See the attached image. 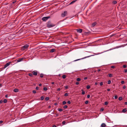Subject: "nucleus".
Here are the masks:
<instances>
[{
    "label": "nucleus",
    "mask_w": 127,
    "mask_h": 127,
    "mask_svg": "<svg viewBox=\"0 0 127 127\" xmlns=\"http://www.w3.org/2000/svg\"><path fill=\"white\" fill-rule=\"evenodd\" d=\"M88 89H89L90 88V87L89 85H88L86 87Z\"/></svg>",
    "instance_id": "nucleus-26"
},
{
    "label": "nucleus",
    "mask_w": 127,
    "mask_h": 127,
    "mask_svg": "<svg viewBox=\"0 0 127 127\" xmlns=\"http://www.w3.org/2000/svg\"><path fill=\"white\" fill-rule=\"evenodd\" d=\"M123 88L124 89H125L126 88V86L125 85L123 87Z\"/></svg>",
    "instance_id": "nucleus-54"
},
{
    "label": "nucleus",
    "mask_w": 127,
    "mask_h": 127,
    "mask_svg": "<svg viewBox=\"0 0 127 127\" xmlns=\"http://www.w3.org/2000/svg\"><path fill=\"white\" fill-rule=\"evenodd\" d=\"M58 110L59 111L61 112L63 110V109L61 108H59L58 109Z\"/></svg>",
    "instance_id": "nucleus-33"
},
{
    "label": "nucleus",
    "mask_w": 127,
    "mask_h": 127,
    "mask_svg": "<svg viewBox=\"0 0 127 127\" xmlns=\"http://www.w3.org/2000/svg\"><path fill=\"white\" fill-rule=\"evenodd\" d=\"M3 122V121H0V124H1Z\"/></svg>",
    "instance_id": "nucleus-53"
},
{
    "label": "nucleus",
    "mask_w": 127,
    "mask_h": 127,
    "mask_svg": "<svg viewBox=\"0 0 127 127\" xmlns=\"http://www.w3.org/2000/svg\"><path fill=\"white\" fill-rule=\"evenodd\" d=\"M68 93H65L64 95V96H66L68 95Z\"/></svg>",
    "instance_id": "nucleus-29"
},
{
    "label": "nucleus",
    "mask_w": 127,
    "mask_h": 127,
    "mask_svg": "<svg viewBox=\"0 0 127 127\" xmlns=\"http://www.w3.org/2000/svg\"><path fill=\"white\" fill-rule=\"evenodd\" d=\"M87 79V77H85V78H84V79L85 80H86V79Z\"/></svg>",
    "instance_id": "nucleus-55"
},
{
    "label": "nucleus",
    "mask_w": 127,
    "mask_h": 127,
    "mask_svg": "<svg viewBox=\"0 0 127 127\" xmlns=\"http://www.w3.org/2000/svg\"><path fill=\"white\" fill-rule=\"evenodd\" d=\"M53 127H56V126L55 125H54L53 126Z\"/></svg>",
    "instance_id": "nucleus-60"
},
{
    "label": "nucleus",
    "mask_w": 127,
    "mask_h": 127,
    "mask_svg": "<svg viewBox=\"0 0 127 127\" xmlns=\"http://www.w3.org/2000/svg\"><path fill=\"white\" fill-rule=\"evenodd\" d=\"M66 76L65 75H64L62 76V78L63 79H65L66 78Z\"/></svg>",
    "instance_id": "nucleus-18"
},
{
    "label": "nucleus",
    "mask_w": 127,
    "mask_h": 127,
    "mask_svg": "<svg viewBox=\"0 0 127 127\" xmlns=\"http://www.w3.org/2000/svg\"><path fill=\"white\" fill-rule=\"evenodd\" d=\"M51 107V106H48V108H50Z\"/></svg>",
    "instance_id": "nucleus-64"
},
{
    "label": "nucleus",
    "mask_w": 127,
    "mask_h": 127,
    "mask_svg": "<svg viewBox=\"0 0 127 127\" xmlns=\"http://www.w3.org/2000/svg\"><path fill=\"white\" fill-rule=\"evenodd\" d=\"M90 97V95H88L87 96V97L88 98H89Z\"/></svg>",
    "instance_id": "nucleus-46"
},
{
    "label": "nucleus",
    "mask_w": 127,
    "mask_h": 127,
    "mask_svg": "<svg viewBox=\"0 0 127 127\" xmlns=\"http://www.w3.org/2000/svg\"><path fill=\"white\" fill-rule=\"evenodd\" d=\"M60 90V88H58L57 90V91H59Z\"/></svg>",
    "instance_id": "nucleus-51"
},
{
    "label": "nucleus",
    "mask_w": 127,
    "mask_h": 127,
    "mask_svg": "<svg viewBox=\"0 0 127 127\" xmlns=\"http://www.w3.org/2000/svg\"><path fill=\"white\" fill-rule=\"evenodd\" d=\"M100 71V69H98L97 70V71L98 72H99Z\"/></svg>",
    "instance_id": "nucleus-59"
},
{
    "label": "nucleus",
    "mask_w": 127,
    "mask_h": 127,
    "mask_svg": "<svg viewBox=\"0 0 127 127\" xmlns=\"http://www.w3.org/2000/svg\"><path fill=\"white\" fill-rule=\"evenodd\" d=\"M79 84V83L78 82H76L75 83V84L77 85Z\"/></svg>",
    "instance_id": "nucleus-45"
},
{
    "label": "nucleus",
    "mask_w": 127,
    "mask_h": 127,
    "mask_svg": "<svg viewBox=\"0 0 127 127\" xmlns=\"http://www.w3.org/2000/svg\"><path fill=\"white\" fill-rule=\"evenodd\" d=\"M13 91L14 92H17L19 91V90L18 89H14Z\"/></svg>",
    "instance_id": "nucleus-10"
},
{
    "label": "nucleus",
    "mask_w": 127,
    "mask_h": 127,
    "mask_svg": "<svg viewBox=\"0 0 127 127\" xmlns=\"http://www.w3.org/2000/svg\"><path fill=\"white\" fill-rule=\"evenodd\" d=\"M108 103V101L105 102L104 103L105 105H107Z\"/></svg>",
    "instance_id": "nucleus-25"
},
{
    "label": "nucleus",
    "mask_w": 127,
    "mask_h": 127,
    "mask_svg": "<svg viewBox=\"0 0 127 127\" xmlns=\"http://www.w3.org/2000/svg\"><path fill=\"white\" fill-rule=\"evenodd\" d=\"M68 88V86H65V88L66 89H67Z\"/></svg>",
    "instance_id": "nucleus-47"
},
{
    "label": "nucleus",
    "mask_w": 127,
    "mask_h": 127,
    "mask_svg": "<svg viewBox=\"0 0 127 127\" xmlns=\"http://www.w3.org/2000/svg\"><path fill=\"white\" fill-rule=\"evenodd\" d=\"M16 2V1H13L12 2V3L13 4L14 3H15Z\"/></svg>",
    "instance_id": "nucleus-57"
},
{
    "label": "nucleus",
    "mask_w": 127,
    "mask_h": 127,
    "mask_svg": "<svg viewBox=\"0 0 127 127\" xmlns=\"http://www.w3.org/2000/svg\"><path fill=\"white\" fill-rule=\"evenodd\" d=\"M29 46L27 45H25L23 47L22 49L23 50H24L25 49H27L28 47Z\"/></svg>",
    "instance_id": "nucleus-5"
},
{
    "label": "nucleus",
    "mask_w": 127,
    "mask_h": 127,
    "mask_svg": "<svg viewBox=\"0 0 127 127\" xmlns=\"http://www.w3.org/2000/svg\"><path fill=\"white\" fill-rule=\"evenodd\" d=\"M49 99V97H46L45 98V100H48Z\"/></svg>",
    "instance_id": "nucleus-28"
},
{
    "label": "nucleus",
    "mask_w": 127,
    "mask_h": 127,
    "mask_svg": "<svg viewBox=\"0 0 127 127\" xmlns=\"http://www.w3.org/2000/svg\"><path fill=\"white\" fill-rule=\"evenodd\" d=\"M112 3L113 4H115L117 3V2L116 0H113L112 2Z\"/></svg>",
    "instance_id": "nucleus-17"
},
{
    "label": "nucleus",
    "mask_w": 127,
    "mask_h": 127,
    "mask_svg": "<svg viewBox=\"0 0 127 127\" xmlns=\"http://www.w3.org/2000/svg\"><path fill=\"white\" fill-rule=\"evenodd\" d=\"M90 56H87V57H85L84 58H83L82 59H77V60H75L74 61H78V60H80V59H85V58H87V57H90Z\"/></svg>",
    "instance_id": "nucleus-14"
},
{
    "label": "nucleus",
    "mask_w": 127,
    "mask_h": 127,
    "mask_svg": "<svg viewBox=\"0 0 127 127\" xmlns=\"http://www.w3.org/2000/svg\"><path fill=\"white\" fill-rule=\"evenodd\" d=\"M3 102V101L2 100H1L0 101V103H2Z\"/></svg>",
    "instance_id": "nucleus-50"
},
{
    "label": "nucleus",
    "mask_w": 127,
    "mask_h": 127,
    "mask_svg": "<svg viewBox=\"0 0 127 127\" xmlns=\"http://www.w3.org/2000/svg\"><path fill=\"white\" fill-rule=\"evenodd\" d=\"M67 12L66 11H64L63 13H62L61 14V16L62 17H64L67 14Z\"/></svg>",
    "instance_id": "nucleus-3"
},
{
    "label": "nucleus",
    "mask_w": 127,
    "mask_h": 127,
    "mask_svg": "<svg viewBox=\"0 0 127 127\" xmlns=\"http://www.w3.org/2000/svg\"><path fill=\"white\" fill-rule=\"evenodd\" d=\"M115 67V66H111V68H114Z\"/></svg>",
    "instance_id": "nucleus-35"
},
{
    "label": "nucleus",
    "mask_w": 127,
    "mask_h": 127,
    "mask_svg": "<svg viewBox=\"0 0 127 127\" xmlns=\"http://www.w3.org/2000/svg\"><path fill=\"white\" fill-rule=\"evenodd\" d=\"M50 17H51L50 16H47V17H43L42 18V20L43 21H45L47 20L48 19L50 18Z\"/></svg>",
    "instance_id": "nucleus-2"
},
{
    "label": "nucleus",
    "mask_w": 127,
    "mask_h": 127,
    "mask_svg": "<svg viewBox=\"0 0 127 127\" xmlns=\"http://www.w3.org/2000/svg\"><path fill=\"white\" fill-rule=\"evenodd\" d=\"M47 27L48 28H50L54 26L55 25L52 24L50 21H48L46 23Z\"/></svg>",
    "instance_id": "nucleus-1"
},
{
    "label": "nucleus",
    "mask_w": 127,
    "mask_h": 127,
    "mask_svg": "<svg viewBox=\"0 0 127 127\" xmlns=\"http://www.w3.org/2000/svg\"><path fill=\"white\" fill-rule=\"evenodd\" d=\"M81 80V79L79 78H78L76 79V80L77 81H79Z\"/></svg>",
    "instance_id": "nucleus-22"
},
{
    "label": "nucleus",
    "mask_w": 127,
    "mask_h": 127,
    "mask_svg": "<svg viewBox=\"0 0 127 127\" xmlns=\"http://www.w3.org/2000/svg\"><path fill=\"white\" fill-rule=\"evenodd\" d=\"M127 65H123V67L124 68H126L127 67Z\"/></svg>",
    "instance_id": "nucleus-32"
},
{
    "label": "nucleus",
    "mask_w": 127,
    "mask_h": 127,
    "mask_svg": "<svg viewBox=\"0 0 127 127\" xmlns=\"http://www.w3.org/2000/svg\"><path fill=\"white\" fill-rule=\"evenodd\" d=\"M111 82V81L110 80H109L108 81V84H110Z\"/></svg>",
    "instance_id": "nucleus-36"
},
{
    "label": "nucleus",
    "mask_w": 127,
    "mask_h": 127,
    "mask_svg": "<svg viewBox=\"0 0 127 127\" xmlns=\"http://www.w3.org/2000/svg\"><path fill=\"white\" fill-rule=\"evenodd\" d=\"M76 1V0H74L73 1L69 3V4H71L73 3H74Z\"/></svg>",
    "instance_id": "nucleus-15"
},
{
    "label": "nucleus",
    "mask_w": 127,
    "mask_h": 127,
    "mask_svg": "<svg viewBox=\"0 0 127 127\" xmlns=\"http://www.w3.org/2000/svg\"><path fill=\"white\" fill-rule=\"evenodd\" d=\"M43 75L42 74H40V76L41 78H42L43 77Z\"/></svg>",
    "instance_id": "nucleus-31"
},
{
    "label": "nucleus",
    "mask_w": 127,
    "mask_h": 127,
    "mask_svg": "<svg viewBox=\"0 0 127 127\" xmlns=\"http://www.w3.org/2000/svg\"><path fill=\"white\" fill-rule=\"evenodd\" d=\"M67 103L69 104H70L71 103V102L70 101H68L67 102Z\"/></svg>",
    "instance_id": "nucleus-44"
},
{
    "label": "nucleus",
    "mask_w": 127,
    "mask_h": 127,
    "mask_svg": "<svg viewBox=\"0 0 127 127\" xmlns=\"http://www.w3.org/2000/svg\"><path fill=\"white\" fill-rule=\"evenodd\" d=\"M55 50V49H51L50 51V52L51 53H53L54 52Z\"/></svg>",
    "instance_id": "nucleus-12"
},
{
    "label": "nucleus",
    "mask_w": 127,
    "mask_h": 127,
    "mask_svg": "<svg viewBox=\"0 0 127 127\" xmlns=\"http://www.w3.org/2000/svg\"><path fill=\"white\" fill-rule=\"evenodd\" d=\"M96 22H95L93 23L92 24V26L93 27H94L96 25Z\"/></svg>",
    "instance_id": "nucleus-13"
},
{
    "label": "nucleus",
    "mask_w": 127,
    "mask_h": 127,
    "mask_svg": "<svg viewBox=\"0 0 127 127\" xmlns=\"http://www.w3.org/2000/svg\"><path fill=\"white\" fill-rule=\"evenodd\" d=\"M66 103V102L65 101H63V105H65Z\"/></svg>",
    "instance_id": "nucleus-27"
},
{
    "label": "nucleus",
    "mask_w": 127,
    "mask_h": 127,
    "mask_svg": "<svg viewBox=\"0 0 127 127\" xmlns=\"http://www.w3.org/2000/svg\"><path fill=\"white\" fill-rule=\"evenodd\" d=\"M104 110V109L102 108L101 109L100 111H103Z\"/></svg>",
    "instance_id": "nucleus-49"
},
{
    "label": "nucleus",
    "mask_w": 127,
    "mask_h": 127,
    "mask_svg": "<svg viewBox=\"0 0 127 127\" xmlns=\"http://www.w3.org/2000/svg\"><path fill=\"white\" fill-rule=\"evenodd\" d=\"M121 83L122 84H124V81H122L121 82Z\"/></svg>",
    "instance_id": "nucleus-43"
},
{
    "label": "nucleus",
    "mask_w": 127,
    "mask_h": 127,
    "mask_svg": "<svg viewBox=\"0 0 127 127\" xmlns=\"http://www.w3.org/2000/svg\"><path fill=\"white\" fill-rule=\"evenodd\" d=\"M29 76L30 77H32L33 76V75L32 73H29Z\"/></svg>",
    "instance_id": "nucleus-23"
},
{
    "label": "nucleus",
    "mask_w": 127,
    "mask_h": 127,
    "mask_svg": "<svg viewBox=\"0 0 127 127\" xmlns=\"http://www.w3.org/2000/svg\"><path fill=\"white\" fill-rule=\"evenodd\" d=\"M67 105H65L64 106V109H65L67 108Z\"/></svg>",
    "instance_id": "nucleus-30"
},
{
    "label": "nucleus",
    "mask_w": 127,
    "mask_h": 127,
    "mask_svg": "<svg viewBox=\"0 0 127 127\" xmlns=\"http://www.w3.org/2000/svg\"><path fill=\"white\" fill-rule=\"evenodd\" d=\"M36 90H38V87H37L36 88Z\"/></svg>",
    "instance_id": "nucleus-52"
},
{
    "label": "nucleus",
    "mask_w": 127,
    "mask_h": 127,
    "mask_svg": "<svg viewBox=\"0 0 127 127\" xmlns=\"http://www.w3.org/2000/svg\"><path fill=\"white\" fill-rule=\"evenodd\" d=\"M102 127H105L106 126L105 124L104 123H102L101 125Z\"/></svg>",
    "instance_id": "nucleus-11"
},
{
    "label": "nucleus",
    "mask_w": 127,
    "mask_h": 127,
    "mask_svg": "<svg viewBox=\"0 0 127 127\" xmlns=\"http://www.w3.org/2000/svg\"><path fill=\"white\" fill-rule=\"evenodd\" d=\"M41 85H41V84H39V86H41Z\"/></svg>",
    "instance_id": "nucleus-61"
},
{
    "label": "nucleus",
    "mask_w": 127,
    "mask_h": 127,
    "mask_svg": "<svg viewBox=\"0 0 127 127\" xmlns=\"http://www.w3.org/2000/svg\"><path fill=\"white\" fill-rule=\"evenodd\" d=\"M81 91H82V95H84L85 94V92L83 91V89L81 90Z\"/></svg>",
    "instance_id": "nucleus-16"
},
{
    "label": "nucleus",
    "mask_w": 127,
    "mask_h": 127,
    "mask_svg": "<svg viewBox=\"0 0 127 127\" xmlns=\"http://www.w3.org/2000/svg\"><path fill=\"white\" fill-rule=\"evenodd\" d=\"M110 89H107V91H110Z\"/></svg>",
    "instance_id": "nucleus-56"
},
{
    "label": "nucleus",
    "mask_w": 127,
    "mask_h": 127,
    "mask_svg": "<svg viewBox=\"0 0 127 127\" xmlns=\"http://www.w3.org/2000/svg\"><path fill=\"white\" fill-rule=\"evenodd\" d=\"M100 86H102L103 85V82H101L100 83Z\"/></svg>",
    "instance_id": "nucleus-40"
},
{
    "label": "nucleus",
    "mask_w": 127,
    "mask_h": 127,
    "mask_svg": "<svg viewBox=\"0 0 127 127\" xmlns=\"http://www.w3.org/2000/svg\"><path fill=\"white\" fill-rule=\"evenodd\" d=\"M122 99V97H120L119 98V100H121Z\"/></svg>",
    "instance_id": "nucleus-21"
},
{
    "label": "nucleus",
    "mask_w": 127,
    "mask_h": 127,
    "mask_svg": "<svg viewBox=\"0 0 127 127\" xmlns=\"http://www.w3.org/2000/svg\"><path fill=\"white\" fill-rule=\"evenodd\" d=\"M76 30L77 31V32L80 33H81L82 31V30L80 29H77Z\"/></svg>",
    "instance_id": "nucleus-6"
},
{
    "label": "nucleus",
    "mask_w": 127,
    "mask_h": 127,
    "mask_svg": "<svg viewBox=\"0 0 127 127\" xmlns=\"http://www.w3.org/2000/svg\"><path fill=\"white\" fill-rule=\"evenodd\" d=\"M24 59V58H20L19 59L17 60V62H19L21 61L22 60Z\"/></svg>",
    "instance_id": "nucleus-8"
},
{
    "label": "nucleus",
    "mask_w": 127,
    "mask_h": 127,
    "mask_svg": "<svg viewBox=\"0 0 127 127\" xmlns=\"http://www.w3.org/2000/svg\"><path fill=\"white\" fill-rule=\"evenodd\" d=\"M41 99L42 100H43L44 99V97H43V96H42L41 98Z\"/></svg>",
    "instance_id": "nucleus-37"
},
{
    "label": "nucleus",
    "mask_w": 127,
    "mask_h": 127,
    "mask_svg": "<svg viewBox=\"0 0 127 127\" xmlns=\"http://www.w3.org/2000/svg\"><path fill=\"white\" fill-rule=\"evenodd\" d=\"M127 111V109L126 108H124L122 110V112L123 113H125Z\"/></svg>",
    "instance_id": "nucleus-9"
},
{
    "label": "nucleus",
    "mask_w": 127,
    "mask_h": 127,
    "mask_svg": "<svg viewBox=\"0 0 127 127\" xmlns=\"http://www.w3.org/2000/svg\"><path fill=\"white\" fill-rule=\"evenodd\" d=\"M43 90L44 91H46L47 90V88L46 87H44L43 88Z\"/></svg>",
    "instance_id": "nucleus-34"
},
{
    "label": "nucleus",
    "mask_w": 127,
    "mask_h": 127,
    "mask_svg": "<svg viewBox=\"0 0 127 127\" xmlns=\"http://www.w3.org/2000/svg\"><path fill=\"white\" fill-rule=\"evenodd\" d=\"M66 123H65V121H63V122H62V124H63V125H64Z\"/></svg>",
    "instance_id": "nucleus-39"
},
{
    "label": "nucleus",
    "mask_w": 127,
    "mask_h": 127,
    "mask_svg": "<svg viewBox=\"0 0 127 127\" xmlns=\"http://www.w3.org/2000/svg\"><path fill=\"white\" fill-rule=\"evenodd\" d=\"M89 33L88 32H85L84 33V34L85 35H88Z\"/></svg>",
    "instance_id": "nucleus-19"
},
{
    "label": "nucleus",
    "mask_w": 127,
    "mask_h": 127,
    "mask_svg": "<svg viewBox=\"0 0 127 127\" xmlns=\"http://www.w3.org/2000/svg\"><path fill=\"white\" fill-rule=\"evenodd\" d=\"M11 62H9L7 63H6L4 65V66L3 67V68H6V67H7V66H9L11 63Z\"/></svg>",
    "instance_id": "nucleus-4"
},
{
    "label": "nucleus",
    "mask_w": 127,
    "mask_h": 127,
    "mask_svg": "<svg viewBox=\"0 0 127 127\" xmlns=\"http://www.w3.org/2000/svg\"><path fill=\"white\" fill-rule=\"evenodd\" d=\"M33 74L34 75H36L37 74V71H33L32 72Z\"/></svg>",
    "instance_id": "nucleus-7"
},
{
    "label": "nucleus",
    "mask_w": 127,
    "mask_h": 127,
    "mask_svg": "<svg viewBox=\"0 0 127 127\" xmlns=\"http://www.w3.org/2000/svg\"><path fill=\"white\" fill-rule=\"evenodd\" d=\"M88 100H87L85 102V103L86 104H88Z\"/></svg>",
    "instance_id": "nucleus-38"
},
{
    "label": "nucleus",
    "mask_w": 127,
    "mask_h": 127,
    "mask_svg": "<svg viewBox=\"0 0 127 127\" xmlns=\"http://www.w3.org/2000/svg\"><path fill=\"white\" fill-rule=\"evenodd\" d=\"M125 105H126L127 104V102H125Z\"/></svg>",
    "instance_id": "nucleus-58"
},
{
    "label": "nucleus",
    "mask_w": 127,
    "mask_h": 127,
    "mask_svg": "<svg viewBox=\"0 0 127 127\" xmlns=\"http://www.w3.org/2000/svg\"><path fill=\"white\" fill-rule=\"evenodd\" d=\"M124 72L125 73H126L127 72V69H125L124 70Z\"/></svg>",
    "instance_id": "nucleus-48"
},
{
    "label": "nucleus",
    "mask_w": 127,
    "mask_h": 127,
    "mask_svg": "<svg viewBox=\"0 0 127 127\" xmlns=\"http://www.w3.org/2000/svg\"><path fill=\"white\" fill-rule=\"evenodd\" d=\"M7 96H8V95H5V97H7Z\"/></svg>",
    "instance_id": "nucleus-63"
},
{
    "label": "nucleus",
    "mask_w": 127,
    "mask_h": 127,
    "mask_svg": "<svg viewBox=\"0 0 127 127\" xmlns=\"http://www.w3.org/2000/svg\"><path fill=\"white\" fill-rule=\"evenodd\" d=\"M51 83L52 84H54V82H52Z\"/></svg>",
    "instance_id": "nucleus-62"
},
{
    "label": "nucleus",
    "mask_w": 127,
    "mask_h": 127,
    "mask_svg": "<svg viewBox=\"0 0 127 127\" xmlns=\"http://www.w3.org/2000/svg\"><path fill=\"white\" fill-rule=\"evenodd\" d=\"M118 97L117 95H116L115 96L114 98L115 99H116Z\"/></svg>",
    "instance_id": "nucleus-41"
},
{
    "label": "nucleus",
    "mask_w": 127,
    "mask_h": 127,
    "mask_svg": "<svg viewBox=\"0 0 127 127\" xmlns=\"http://www.w3.org/2000/svg\"><path fill=\"white\" fill-rule=\"evenodd\" d=\"M32 92L33 93L35 94L36 93V91L35 90H33Z\"/></svg>",
    "instance_id": "nucleus-42"
},
{
    "label": "nucleus",
    "mask_w": 127,
    "mask_h": 127,
    "mask_svg": "<svg viewBox=\"0 0 127 127\" xmlns=\"http://www.w3.org/2000/svg\"><path fill=\"white\" fill-rule=\"evenodd\" d=\"M3 101L4 103H6L7 102V100L6 99H4Z\"/></svg>",
    "instance_id": "nucleus-20"
},
{
    "label": "nucleus",
    "mask_w": 127,
    "mask_h": 127,
    "mask_svg": "<svg viewBox=\"0 0 127 127\" xmlns=\"http://www.w3.org/2000/svg\"><path fill=\"white\" fill-rule=\"evenodd\" d=\"M108 75L109 77H111L112 76V75L111 74H109Z\"/></svg>",
    "instance_id": "nucleus-24"
}]
</instances>
